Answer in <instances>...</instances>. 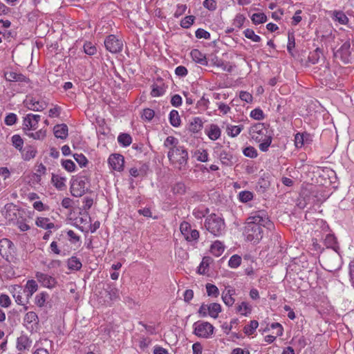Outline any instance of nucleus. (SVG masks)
Returning a JSON list of instances; mask_svg holds the SVG:
<instances>
[{"label": "nucleus", "instance_id": "nucleus-14", "mask_svg": "<svg viewBox=\"0 0 354 354\" xmlns=\"http://www.w3.org/2000/svg\"><path fill=\"white\" fill-rule=\"evenodd\" d=\"M25 104L28 109L34 111H41L48 106V104L45 101L37 100L33 97L26 100Z\"/></svg>", "mask_w": 354, "mask_h": 354}, {"label": "nucleus", "instance_id": "nucleus-29", "mask_svg": "<svg viewBox=\"0 0 354 354\" xmlns=\"http://www.w3.org/2000/svg\"><path fill=\"white\" fill-rule=\"evenodd\" d=\"M210 251L214 256L219 257L224 251L223 244L219 241H216L211 245Z\"/></svg>", "mask_w": 354, "mask_h": 354}, {"label": "nucleus", "instance_id": "nucleus-9", "mask_svg": "<svg viewBox=\"0 0 354 354\" xmlns=\"http://www.w3.org/2000/svg\"><path fill=\"white\" fill-rule=\"evenodd\" d=\"M351 42L346 41L341 47L334 52V57L339 59L343 63L348 64L351 60Z\"/></svg>", "mask_w": 354, "mask_h": 354}, {"label": "nucleus", "instance_id": "nucleus-54", "mask_svg": "<svg viewBox=\"0 0 354 354\" xmlns=\"http://www.w3.org/2000/svg\"><path fill=\"white\" fill-rule=\"evenodd\" d=\"M250 117L255 120H263L264 118V113L260 109H255L250 113Z\"/></svg>", "mask_w": 354, "mask_h": 354}, {"label": "nucleus", "instance_id": "nucleus-20", "mask_svg": "<svg viewBox=\"0 0 354 354\" xmlns=\"http://www.w3.org/2000/svg\"><path fill=\"white\" fill-rule=\"evenodd\" d=\"M235 294V290L233 288L225 290L223 292L222 299L224 304L227 306H232L234 303V299L232 295Z\"/></svg>", "mask_w": 354, "mask_h": 354}, {"label": "nucleus", "instance_id": "nucleus-63", "mask_svg": "<svg viewBox=\"0 0 354 354\" xmlns=\"http://www.w3.org/2000/svg\"><path fill=\"white\" fill-rule=\"evenodd\" d=\"M11 304V300L7 295H1L0 296V305L2 307L7 308Z\"/></svg>", "mask_w": 354, "mask_h": 354}, {"label": "nucleus", "instance_id": "nucleus-24", "mask_svg": "<svg viewBox=\"0 0 354 354\" xmlns=\"http://www.w3.org/2000/svg\"><path fill=\"white\" fill-rule=\"evenodd\" d=\"M35 224L37 226L46 230H50L55 227V224L50 222V219L46 217L37 218Z\"/></svg>", "mask_w": 354, "mask_h": 354}, {"label": "nucleus", "instance_id": "nucleus-43", "mask_svg": "<svg viewBox=\"0 0 354 354\" xmlns=\"http://www.w3.org/2000/svg\"><path fill=\"white\" fill-rule=\"evenodd\" d=\"M243 34L246 38L250 39L253 41L259 42L261 41V37L256 35L254 31L252 29L248 28L245 30Z\"/></svg>", "mask_w": 354, "mask_h": 354}, {"label": "nucleus", "instance_id": "nucleus-58", "mask_svg": "<svg viewBox=\"0 0 354 354\" xmlns=\"http://www.w3.org/2000/svg\"><path fill=\"white\" fill-rule=\"evenodd\" d=\"M203 5L205 8L211 11L215 10L217 8V3L215 0H205Z\"/></svg>", "mask_w": 354, "mask_h": 354}, {"label": "nucleus", "instance_id": "nucleus-61", "mask_svg": "<svg viewBox=\"0 0 354 354\" xmlns=\"http://www.w3.org/2000/svg\"><path fill=\"white\" fill-rule=\"evenodd\" d=\"M245 20V17L241 14H238L236 15L233 24L237 28H241L243 25V23Z\"/></svg>", "mask_w": 354, "mask_h": 354}, {"label": "nucleus", "instance_id": "nucleus-22", "mask_svg": "<svg viewBox=\"0 0 354 354\" xmlns=\"http://www.w3.org/2000/svg\"><path fill=\"white\" fill-rule=\"evenodd\" d=\"M221 129L218 127V125L212 124L209 126V128L208 130H207V134L209 137V138L212 140H216L218 139L221 136Z\"/></svg>", "mask_w": 354, "mask_h": 354}, {"label": "nucleus", "instance_id": "nucleus-11", "mask_svg": "<svg viewBox=\"0 0 354 354\" xmlns=\"http://www.w3.org/2000/svg\"><path fill=\"white\" fill-rule=\"evenodd\" d=\"M180 230L186 241H197L199 238V232L196 230H192L187 222H183L180 225Z\"/></svg>", "mask_w": 354, "mask_h": 354}, {"label": "nucleus", "instance_id": "nucleus-31", "mask_svg": "<svg viewBox=\"0 0 354 354\" xmlns=\"http://www.w3.org/2000/svg\"><path fill=\"white\" fill-rule=\"evenodd\" d=\"M169 122L174 127H178L180 125L181 120L178 111L172 110L170 112Z\"/></svg>", "mask_w": 354, "mask_h": 354}, {"label": "nucleus", "instance_id": "nucleus-46", "mask_svg": "<svg viewBox=\"0 0 354 354\" xmlns=\"http://www.w3.org/2000/svg\"><path fill=\"white\" fill-rule=\"evenodd\" d=\"M334 16L335 17V20L337 21L341 24H347L348 22V18L346 15L342 11H335L334 13Z\"/></svg>", "mask_w": 354, "mask_h": 354}, {"label": "nucleus", "instance_id": "nucleus-62", "mask_svg": "<svg viewBox=\"0 0 354 354\" xmlns=\"http://www.w3.org/2000/svg\"><path fill=\"white\" fill-rule=\"evenodd\" d=\"M239 97L241 100L246 102L247 103H251L253 100L252 94L247 91H241L239 93Z\"/></svg>", "mask_w": 354, "mask_h": 354}, {"label": "nucleus", "instance_id": "nucleus-41", "mask_svg": "<svg viewBox=\"0 0 354 354\" xmlns=\"http://www.w3.org/2000/svg\"><path fill=\"white\" fill-rule=\"evenodd\" d=\"M172 192L175 194H184L186 192V186L183 182H178L172 187Z\"/></svg>", "mask_w": 354, "mask_h": 354}, {"label": "nucleus", "instance_id": "nucleus-2", "mask_svg": "<svg viewBox=\"0 0 354 354\" xmlns=\"http://www.w3.org/2000/svg\"><path fill=\"white\" fill-rule=\"evenodd\" d=\"M163 146L168 149L167 158L170 164L178 170L184 169L188 160V152L185 147L180 145L178 140L174 136H168Z\"/></svg>", "mask_w": 354, "mask_h": 354}, {"label": "nucleus", "instance_id": "nucleus-45", "mask_svg": "<svg viewBox=\"0 0 354 354\" xmlns=\"http://www.w3.org/2000/svg\"><path fill=\"white\" fill-rule=\"evenodd\" d=\"M253 198V194L250 191H242L239 194V199L243 203L250 201Z\"/></svg>", "mask_w": 354, "mask_h": 354}, {"label": "nucleus", "instance_id": "nucleus-50", "mask_svg": "<svg viewBox=\"0 0 354 354\" xmlns=\"http://www.w3.org/2000/svg\"><path fill=\"white\" fill-rule=\"evenodd\" d=\"M15 224L21 232L28 231L30 228L27 224L26 219L22 217L17 218Z\"/></svg>", "mask_w": 354, "mask_h": 354}, {"label": "nucleus", "instance_id": "nucleus-52", "mask_svg": "<svg viewBox=\"0 0 354 354\" xmlns=\"http://www.w3.org/2000/svg\"><path fill=\"white\" fill-rule=\"evenodd\" d=\"M84 50L86 54L89 55H93L96 53L97 49H96V47L95 46H93L91 43L88 42V43L84 44Z\"/></svg>", "mask_w": 354, "mask_h": 354}, {"label": "nucleus", "instance_id": "nucleus-12", "mask_svg": "<svg viewBox=\"0 0 354 354\" xmlns=\"http://www.w3.org/2000/svg\"><path fill=\"white\" fill-rule=\"evenodd\" d=\"M108 162L110 167L115 171H121L124 169V160L123 156L120 154H111L108 159Z\"/></svg>", "mask_w": 354, "mask_h": 354}, {"label": "nucleus", "instance_id": "nucleus-51", "mask_svg": "<svg viewBox=\"0 0 354 354\" xmlns=\"http://www.w3.org/2000/svg\"><path fill=\"white\" fill-rule=\"evenodd\" d=\"M195 35L196 37L198 39H210V33L203 28H198V30H196Z\"/></svg>", "mask_w": 354, "mask_h": 354}, {"label": "nucleus", "instance_id": "nucleus-47", "mask_svg": "<svg viewBox=\"0 0 354 354\" xmlns=\"http://www.w3.org/2000/svg\"><path fill=\"white\" fill-rule=\"evenodd\" d=\"M195 17L189 15L184 17L180 21V26L184 28H189L194 22Z\"/></svg>", "mask_w": 354, "mask_h": 354}, {"label": "nucleus", "instance_id": "nucleus-26", "mask_svg": "<svg viewBox=\"0 0 354 354\" xmlns=\"http://www.w3.org/2000/svg\"><path fill=\"white\" fill-rule=\"evenodd\" d=\"M208 315L212 318H217L221 312V306L218 303H212L208 305Z\"/></svg>", "mask_w": 354, "mask_h": 354}, {"label": "nucleus", "instance_id": "nucleus-23", "mask_svg": "<svg viewBox=\"0 0 354 354\" xmlns=\"http://www.w3.org/2000/svg\"><path fill=\"white\" fill-rule=\"evenodd\" d=\"M68 268L71 270L77 271L82 268V263L79 258L73 256L67 261Z\"/></svg>", "mask_w": 354, "mask_h": 354}, {"label": "nucleus", "instance_id": "nucleus-40", "mask_svg": "<svg viewBox=\"0 0 354 354\" xmlns=\"http://www.w3.org/2000/svg\"><path fill=\"white\" fill-rule=\"evenodd\" d=\"M207 294L209 297H218L219 295L218 288L214 284L207 283L205 286Z\"/></svg>", "mask_w": 354, "mask_h": 354}, {"label": "nucleus", "instance_id": "nucleus-60", "mask_svg": "<svg viewBox=\"0 0 354 354\" xmlns=\"http://www.w3.org/2000/svg\"><path fill=\"white\" fill-rule=\"evenodd\" d=\"M163 93H164V89L162 87L158 86V85H156L155 84L152 85V90L151 92V95L153 97H158V96L162 95Z\"/></svg>", "mask_w": 354, "mask_h": 354}, {"label": "nucleus", "instance_id": "nucleus-21", "mask_svg": "<svg viewBox=\"0 0 354 354\" xmlns=\"http://www.w3.org/2000/svg\"><path fill=\"white\" fill-rule=\"evenodd\" d=\"M37 289L38 285L37 282L33 279L28 280L24 288V292L26 293L27 299H29Z\"/></svg>", "mask_w": 354, "mask_h": 354}, {"label": "nucleus", "instance_id": "nucleus-25", "mask_svg": "<svg viewBox=\"0 0 354 354\" xmlns=\"http://www.w3.org/2000/svg\"><path fill=\"white\" fill-rule=\"evenodd\" d=\"M203 127V122L202 120L196 117L193 118V120L189 122V131L192 133H198L201 130Z\"/></svg>", "mask_w": 354, "mask_h": 354}, {"label": "nucleus", "instance_id": "nucleus-55", "mask_svg": "<svg viewBox=\"0 0 354 354\" xmlns=\"http://www.w3.org/2000/svg\"><path fill=\"white\" fill-rule=\"evenodd\" d=\"M73 157L81 167H85L88 163L86 158L82 153H75Z\"/></svg>", "mask_w": 354, "mask_h": 354}, {"label": "nucleus", "instance_id": "nucleus-38", "mask_svg": "<svg viewBox=\"0 0 354 354\" xmlns=\"http://www.w3.org/2000/svg\"><path fill=\"white\" fill-rule=\"evenodd\" d=\"M48 298V294L45 292H42L36 295L35 299V303L38 307L41 308L45 306L46 299Z\"/></svg>", "mask_w": 354, "mask_h": 354}, {"label": "nucleus", "instance_id": "nucleus-48", "mask_svg": "<svg viewBox=\"0 0 354 354\" xmlns=\"http://www.w3.org/2000/svg\"><path fill=\"white\" fill-rule=\"evenodd\" d=\"M243 153L244 156L250 158H254L258 156L257 149L251 146L245 147L243 149Z\"/></svg>", "mask_w": 354, "mask_h": 354}, {"label": "nucleus", "instance_id": "nucleus-37", "mask_svg": "<svg viewBox=\"0 0 354 354\" xmlns=\"http://www.w3.org/2000/svg\"><path fill=\"white\" fill-rule=\"evenodd\" d=\"M251 20L255 25L263 24L267 21V16L263 12L254 13L251 17Z\"/></svg>", "mask_w": 354, "mask_h": 354}, {"label": "nucleus", "instance_id": "nucleus-44", "mask_svg": "<svg viewBox=\"0 0 354 354\" xmlns=\"http://www.w3.org/2000/svg\"><path fill=\"white\" fill-rule=\"evenodd\" d=\"M241 263V257L237 254L232 256L228 261V265L232 268H238Z\"/></svg>", "mask_w": 354, "mask_h": 354}, {"label": "nucleus", "instance_id": "nucleus-33", "mask_svg": "<svg viewBox=\"0 0 354 354\" xmlns=\"http://www.w3.org/2000/svg\"><path fill=\"white\" fill-rule=\"evenodd\" d=\"M212 262V259L209 257H205L203 258L201 263L198 268V273L204 274L206 273V269L209 267V264Z\"/></svg>", "mask_w": 354, "mask_h": 354}, {"label": "nucleus", "instance_id": "nucleus-35", "mask_svg": "<svg viewBox=\"0 0 354 354\" xmlns=\"http://www.w3.org/2000/svg\"><path fill=\"white\" fill-rule=\"evenodd\" d=\"M252 311V307L246 302H241L237 307H236V312L240 313L242 315L247 316L248 314H250Z\"/></svg>", "mask_w": 354, "mask_h": 354}, {"label": "nucleus", "instance_id": "nucleus-32", "mask_svg": "<svg viewBox=\"0 0 354 354\" xmlns=\"http://www.w3.org/2000/svg\"><path fill=\"white\" fill-rule=\"evenodd\" d=\"M243 129V125H227L226 131L228 136L234 138L241 132Z\"/></svg>", "mask_w": 354, "mask_h": 354}, {"label": "nucleus", "instance_id": "nucleus-4", "mask_svg": "<svg viewBox=\"0 0 354 354\" xmlns=\"http://www.w3.org/2000/svg\"><path fill=\"white\" fill-rule=\"evenodd\" d=\"M205 227L211 234L218 236L223 234L225 225L221 217L215 214H212L205 219Z\"/></svg>", "mask_w": 354, "mask_h": 354}, {"label": "nucleus", "instance_id": "nucleus-39", "mask_svg": "<svg viewBox=\"0 0 354 354\" xmlns=\"http://www.w3.org/2000/svg\"><path fill=\"white\" fill-rule=\"evenodd\" d=\"M38 322H39L38 316L35 312L30 311V312L27 313L24 317V322L26 324H37Z\"/></svg>", "mask_w": 354, "mask_h": 354}, {"label": "nucleus", "instance_id": "nucleus-36", "mask_svg": "<svg viewBox=\"0 0 354 354\" xmlns=\"http://www.w3.org/2000/svg\"><path fill=\"white\" fill-rule=\"evenodd\" d=\"M118 142L123 147H127L131 145L132 138L128 133H120L118 137Z\"/></svg>", "mask_w": 354, "mask_h": 354}, {"label": "nucleus", "instance_id": "nucleus-16", "mask_svg": "<svg viewBox=\"0 0 354 354\" xmlns=\"http://www.w3.org/2000/svg\"><path fill=\"white\" fill-rule=\"evenodd\" d=\"M5 78L7 81L10 82H28L29 80L24 75L13 71L6 72L5 73Z\"/></svg>", "mask_w": 354, "mask_h": 354}, {"label": "nucleus", "instance_id": "nucleus-27", "mask_svg": "<svg viewBox=\"0 0 354 354\" xmlns=\"http://www.w3.org/2000/svg\"><path fill=\"white\" fill-rule=\"evenodd\" d=\"M51 180L53 185L58 189L62 190L66 187V178L64 177L53 174Z\"/></svg>", "mask_w": 354, "mask_h": 354}, {"label": "nucleus", "instance_id": "nucleus-13", "mask_svg": "<svg viewBox=\"0 0 354 354\" xmlns=\"http://www.w3.org/2000/svg\"><path fill=\"white\" fill-rule=\"evenodd\" d=\"M40 115L32 113L27 114L24 119V129L31 130L36 129L38 127V123L40 121Z\"/></svg>", "mask_w": 354, "mask_h": 354}, {"label": "nucleus", "instance_id": "nucleus-17", "mask_svg": "<svg viewBox=\"0 0 354 354\" xmlns=\"http://www.w3.org/2000/svg\"><path fill=\"white\" fill-rule=\"evenodd\" d=\"M53 131L56 138L64 140L68 136V129L66 124H60L54 127Z\"/></svg>", "mask_w": 354, "mask_h": 354}, {"label": "nucleus", "instance_id": "nucleus-64", "mask_svg": "<svg viewBox=\"0 0 354 354\" xmlns=\"http://www.w3.org/2000/svg\"><path fill=\"white\" fill-rule=\"evenodd\" d=\"M187 10V6L185 4H178L176 12L174 14V17L178 18L185 13Z\"/></svg>", "mask_w": 354, "mask_h": 354}, {"label": "nucleus", "instance_id": "nucleus-5", "mask_svg": "<svg viewBox=\"0 0 354 354\" xmlns=\"http://www.w3.org/2000/svg\"><path fill=\"white\" fill-rule=\"evenodd\" d=\"M322 61V64L313 68V73L316 77L324 80L327 84L334 80L335 73L330 68L328 62L326 61L324 57Z\"/></svg>", "mask_w": 354, "mask_h": 354}, {"label": "nucleus", "instance_id": "nucleus-59", "mask_svg": "<svg viewBox=\"0 0 354 354\" xmlns=\"http://www.w3.org/2000/svg\"><path fill=\"white\" fill-rule=\"evenodd\" d=\"M154 111L151 109H145L143 110L142 118L145 120L150 121L154 117Z\"/></svg>", "mask_w": 354, "mask_h": 354}, {"label": "nucleus", "instance_id": "nucleus-34", "mask_svg": "<svg viewBox=\"0 0 354 354\" xmlns=\"http://www.w3.org/2000/svg\"><path fill=\"white\" fill-rule=\"evenodd\" d=\"M232 155L226 151H222L219 154V159L222 164L225 165H231L232 164Z\"/></svg>", "mask_w": 354, "mask_h": 354}, {"label": "nucleus", "instance_id": "nucleus-28", "mask_svg": "<svg viewBox=\"0 0 354 354\" xmlns=\"http://www.w3.org/2000/svg\"><path fill=\"white\" fill-rule=\"evenodd\" d=\"M37 153L36 149L32 146H27L22 151V156L25 160H30L35 157Z\"/></svg>", "mask_w": 354, "mask_h": 354}, {"label": "nucleus", "instance_id": "nucleus-19", "mask_svg": "<svg viewBox=\"0 0 354 354\" xmlns=\"http://www.w3.org/2000/svg\"><path fill=\"white\" fill-rule=\"evenodd\" d=\"M191 57L196 62L206 66L207 61L205 55H203L199 50L193 49L190 53Z\"/></svg>", "mask_w": 354, "mask_h": 354}, {"label": "nucleus", "instance_id": "nucleus-42", "mask_svg": "<svg viewBox=\"0 0 354 354\" xmlns=\"http://www.w3.org/2000/svg\"><path fill=\"white\" fill-rule=\"evenodd\" d=\"M259 326V323L256 320H252L250 322L248 325L245 326L243 330L246 335H252L254 333L255 330Z\"/></svg>", "mask_w": 354, "mask_h": 354}, {"label": "nucleus", "instance_id": "nucleus-7", "mask_svg": "<svg viewBox=\"0 0 354 354\" xmlns=\"http://www.w3.org/2000/svg\"><path fill=\"white\" fill-rule=\"evenodd\" d=\"M194 334L202 338H209L214 333V327L207 322H197L194 324Z\"/></svg>", "mask_w": 354, "mask_h": 354}, {"label": "nucleus", "instance_id": "nucleus-53", "mask_svg": "<svg viewBox=\"0 0 354 354\" xmlns=\"http://www.w3.org/2000/svg\"><path fill=\"white\" fill-rule=\"evenodd\" d=\"M26 134L35 140H41L46 137V131L41 129L35 133H27Z\"/></svg>", "mask_w": 354, "mask_h": 354}, {"label": "nucleus", "instance_id": "nucleus-3", "mask_svg": "<svg viewBox=\"0 0 354 354\" xmlns=\"http://www.w3.org/2000/svg\"><path fill=\"white\" fill-rule=\"evenodd\" d=\"M249 133L254 140L260 142L259 147L261 151L266 152L268 150L272 143V137L264 124L257 123L252 126Z\"/></svg>", "mask_w": 354, "mask_h": 354}, {"label": "nucleus", "instance_id": "nucleus-18", "mask_svg": "<svg viewBox=\"0 0 354 354\" xmlns=\"http://www.w3.org/2000/svg\"><path fill=\"white\" fill-rule=\"evenodd\" d=\"M32 342L27 336L21 335L17 338V348L19 351L29 350L31 346Z\"/></svg>", "mask_w": 354, "mask_h": 354}, {"label": "nucleus", "instance_id": "nucleus-10", "mask_svg": "<svg viewBox=\"0 0 354 354\" xmlns=\"http://www.w3.org/2000/svg\"><path fill=\"white\" fill-rule=\"evenodd\" d=\"M102 295L108 298L105 301H113L120 298V290L113 283H104L102 287Z\"/></svg>", "mask_w": 354, "mask_h": 354}, {"label": "nucleus", "instance_id": "nucleus-8", "mask_svg": "<svg viewBox=\"0 0 354 354\" xmlns=\"http://www.w3.org/2000/svg\"><path fill=\"white\" fill-rule=\"evenodd\" d=\"M106 49L111 53H118L122 50L123 42L115 35H110L104 40Z\"/></svg>", "mask_w": 354, "mask_h": 354}, {"label": "nucleus", "instance_id": "nucleus-49", "mask_svg": "<svg viewBox=\"0 0 354 354\" xmlns=\"http://www.w3.org/2000/svg\"><path fill=\"white\" fill-rule=\"evenodd\" d=\"M12 145L13 146L19 149V150H21L22 149V147H23V145H24V140L23 139L21 138L20 136L19 135H14L12 137Z\"/></svg>", "mask_w": 354, "mask_h": 354}, {"label": "nucleus", "instance_id": "nucleus-30", "mask_svg": "<svg viewBox=\"0 0 354 354\" xmlns=\"http://www.w3.org/2000/svg\"><path fill=\"white\" fill-rule=\"evenodd\" d=\"M324 244L327 248H333L335 251H337L338 248L336 238L333 234H326L324 239Z\"/></svg>", "mask_w": 354, "mask_h": 354}, {"label": "nucleus", "instance_id": "nucleus-56", "mask_svg": "<svg viewBox=\"0 0 354 354\" xmlns=\"http://www.w3.org/2000/svg\"><path fill=\"white\" fill-rule=\"evenodd\" d=\"M63 167L68 171L72 172L75 171V165L71 160H65L62 162Z\"/></svg>", "mask_w": 354, "mask_h": 354}, {"label": "nucleus", "instance_id": "nucleus-1", "mask_svg": "<svg viewBox=\"0 0 354 354\" xmlns=\"http://www.w3.org/2000/svg\"><path fill=\"white\" fill-rule=\"evenodd\" d=\"M263 227L270 231L274 229V224L265 211L260 210L252 212L247 219L243 233L246 240L259 243L263 236Z\"/></svg>", "mask_w": 354, "mask_h": 354}, {"label": "nucleus", "instance_id": "nucleus-57", "mask_svg": "<svg viewBox=\"0 0 354 354\" xmlns=\"http://www.w3.org/2000/svg\"><path fill=\"white\" fill-rule=\"evenodd\" d=\"M320 53H321V51L319 50V48H317L314 52L311 53L310 54V55L308 56L309 62H312L313 64L319 63Z\"/></svg>", "mask_w": 354, "mask_h": 354}, {"label": "nucleus", "instance_id": "nucleus-15", "mask_svg": "<svg viewBox=\"0 0 354 354\" xmlns=\"http://www.w3.org/2000/svg\"><path fill=\"white\" fill-rule=\"evenodd\" d=\"M36 278L43 286L48 288H53L57 284V281L54 277L42 272H37Z\"/></svg>", "mask_w": 354, "mask_h": 354}, {"label": "nucleus", "instance_id": "nucleus-6", "mask_svg": "<svg viewBox=\"0 0 354 354\" xmlns=\"http://www.w3.org/2000/svg\"><path fill=\"white\" fill-rule=\"evenodd\" d=\"M88 183L85 176L77 177L72 180L71 185V193L75 197H81L88 189L86 185Z\"/></svg>", "mask_w": 354, "mask_h": 354}]
</instances>
